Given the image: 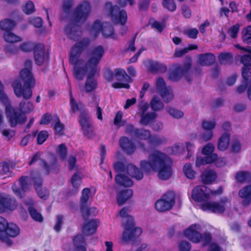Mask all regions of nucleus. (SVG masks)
Listing matches in <instances>:
<instances>
[{
    "mask_svg": "<svg viewBox=\"0 0 251 251\" xmlns=\"http://www.w3.org/2000/svg\"><path fill=\"white\" fill-rule=\"evenodd\" d=\"M90 44V40L88 38L82 39L72 47L69 57L70 63L74 65L73 74L75 78L79 81L82 80L87 71H89L84 84L85 91L87 93L94 91L98 87V81L95 78V75L98 65L104 53L102 46L94 48L90 52L91 57L84 65V60L79 59V57Z\"/></svg>",
    "mask_w": 251,
    "mask_h": 251,
    "instance_id": "nucleus-1",
    "label": "nucleus"
},
{
    "mask_svg": "<svg viewBox=\"0 0 251 251\" xmlns=\"http://www.w3.org/2000/svg\"><path fill=\"white\" fill-rule=\"evenodd\" d=\"M32 66V61L27 59L25 62V68L20 72V76L24 82L23 86L19 80H15L12 83L15 95L18 98H23L18 109L25 115L31 113L34 109L32 102L28 100L32 96V89L35 85V80L31 72Z\"/></svg>",
    "mask_w": 251,
    "mask_h": 251,
    "instance_id": "nucleus-2",
    "label": "nucleus"
},
{
    "mask_svg": "<svg viewBox=\"0 0 251 251\" xmlns=\"http://www.w3.org/2000/svg\"><path fill=\"white\" fill-rule=\"evenodd\" d=\"M148 158V160H142L140 162L141 168L145 172H158L159 178L162 180H167L171 177L172 167L168 163L169 158L166 154L155 151Z\"/></svg>",
    "mask_w": 251,
    "mask_h": 251,
    "instance_id": "nucleus-3",
    "label": "nucleus"
},
{
    "mask_svg": "<svg viewBox=\"0 0 251 251\" xmlns=\"http://www.w3.org/2000/svg\"><path fill=\"white\" fill-rule=\"evenodd\" d=\"M114 171L119 173L115 176V182L118 185L124 187H130L133 185V181L126 175L122 174L126 172L132 177L138 180L143 177V172L135 165L129 164L126 166L124 163L117 161L113 164Z\"/></svg>",
    "mask_w": 251,
    "mask_h": 251,
    "instance_id": "nucleus-4",
    "label": "nucleus"
},
{
    "mask_svg": "<svg viewBox=\"0 0 251 251\" xmlns=\"http://www.w3.org/2000/svg\"><path fill=\"white\" fill-rule=\"evenodd\" d=\"M130 211V207L125 206L119 212V215L122 218H126L125 225V231L123 234V239L126 242L135 240L142 233L141 228L135 227L134 218L128 214Z\"/></svg>",
    "mask_w": 251,
    "mask_h": 251,
    "instance_id": "nucleus-5",
    "label": "nucleus"
},
{
    "mask_svg": "<svg viewBox=\"0 0 251 251\" xmlns=\"http://www.w3.org/2000/svg\"><path fill=\"white\" fill-rule=\"evenodd\" d=\"M19 49L24 52L33 51L35 63L38 66H41L45 61H49V55L45 53V46L42 43L35 45L31 42L22 43Z\"/></svg>",
    "mask_w": 251,
    "mask_h": 251,
    "instance_id": "nucleus-6",
    "label": "nucleus"
},
{
    "mask_svg": "<svg viewBox=\"0 0 251 251\" xmlns=\"http://www.w3.org/2000/svg\"><path fill=\"white\" fill-rule=\"evenodd\" d=\"M188 61L181 66L180 65L175 66L173 70L170 72L169 78L173 81H177L184 75L186 81L191 83L192 80L191 73L190 72L192 66L191 58L188 57Z\"/></svg>",
    "mask_w": 251,
    "mask_h": 251,
    "instance_id": "nucleus-7",
    "label": "nucleus"
},
{
    "mask_svg": "<svg viewBox=\"0 0 251 251\" xmlns=\"http://www.w3.org/2000/svg\"><path fill=\"white\" fill-rule=\"evenodd\" d=\"M5 113L11 127H15L18 125H23L27 120L26 115L23 114L18 107H12L10 104L5 106Z\"/></svg>",
    "mask_w": 251,
    "mask_h": 251,
    "instance_id": "nucleus-8",
    "label": "nucleus"
},
{
    "mask_svg": "<svg viewBox=\"0 0 251 251\" xmlns=\"http://www.w3.org/2000/svg\"><path fill=\"white\" fill-rule=\"evenodd\" d=\"M105 9L116 24L125 25L127 19L126 12L125 10H121L117 5H113L110 1L107 2L105 5Z\"/></svg>",
    "mask_w": 251,
    "mask_h": 251,
    "instance_id": "nucleus-9",
    "label": "nucleus"
},
{
    "mask_svg": "<svg viewBox=\"0 0 251 251\" xmlns=\"http://www.w3.org/2000/svg\"><path fill=\"white\" fill-rule=\"evenodd\" d=\"M230 200L227 197L221 198L218 201H206L201 204L203 211H208L213 213L223 214L226 211L227 204H230Z\"/></svg>",
    "mask_w": 251,
    "mask_h": 251,
    "instance_id": "nucleus-10",
    "label": "nucleus"
},
{
    "mask_svg": "<svg viewBox=\"0 0 251 251\" xmlns=\"http://www.w3.org/2000/svg\"><path fill=\"white\" fill-rule=\"evenodd\" d=\"M15 26V22L9 19H4L0 21V28L4 31L3 38L6 42L13 43L21 41L20 37L12 32Z\"/></svg>",
    "mask_w": 251,
    "mask_h": 251,
    "instance_id": "nucleus-11",
    "label": "nucleus"
},
{
    "mask_svg": "<svg viewBox=\"0 0 251 251\" xmlns=\"http://www.w3.org/2000/svg\"><path fill=\"white\" fill-rule=\"evenodd\" d=\"M78 122L85 137L90 139L95 136L91 119L86 110L80 112Z\"/></svg>",
    "mask_w": 251,
    "mask_h": 251,
    "instance_id": "nucleus-12",
    "label": "nucleus"
},
{
    "mask_svg": "<svg viewBox=\"0 0 251 251\" xmlns=\"http://www.w3.org/2000/svg\"><path fill=\"white\" fill-rule=\"evenodd\" d=\"M91 9L90 3L83 1L79 4L74 11L73 20L75 23L84 22L87 19Z\"/></svg>",
    "mask_w": 251,
    "mask_h": 251,
    "instance_id": "nucleus-13",
    "label": "nucleus"
},
{
    "mask_svg": "<svg viewBox=\"0 0 251 251\" xmlns=\"http://www.w3.org/2000/svg\"><path fill=\"white\" fill-rule=\"evenodd\" d=\"M125 132L141 140H148L151 136V132L149 130L135 128L133 125L131 124H128L126 126Z\"/></svg>",
    "mask_w": 251,
    "mask_h": 251,
    "instance_id": "nucleus-14",
    "label": "nucleus"
},
{
    "mask_svg": "<svg viewBox=\"0 0 251 251\" xmlns=\"http://www.w3.org/2000/svg\"><path fill=\"white\" fill-rule=\"evenodd\" d=\"M170 193L164 194L163 198L156 201L155 203V208L159 212H165L171 209L175 203V197L174 196L171 197Z\"/></svg>",
    "mask_w": 251,
    "mask_h": 251,
    "instance_id": "nucleus-15",
    "label": "nucleus"
},
{
    "mask_svg": "<svg viewBox=\"0 0 251 251\" xmlns=\"http://www.w3.org/2000/svg\"><path fill=\"white\" fill-rule=\"evenodd\" d=\"M192 198L196 202H206L210 199L208 188L204 185L196 186L192 190Z\"/></svg>",
    "mask_w": 251,
    "mask_h": 251,
    "instance_id": "nucleus-16",
    "label": "nucleus"
},
{
    "mask_svg": "<svg viewBox=\"0 0 251 251\" xmlns=\"http://www.w3.org/2000/svg\"><path fill=\"white\" fill-rule=\"evenodd\" d=\"M17 207V202L13 196H3L0 194V213L7 211H13Z\"/></svg>",
    "mask_w": 251,
    "mask_h": 251,
    "instance_id": "nucleus-17",
    "label": "nucleus"
},
{
    "mask_svg": "<svg viewBox=\"0 0 251 251\" xmlns=\"http://www.w3.org/2000/svg\"><path fill=\"white\" fill-rule=\"evenodd\" d=\"M200 228L199 225H192L184 230V235L193 243H199L202 239V234L198 231Z\"/></svg>",
    "mask_w": 251,
    "mask_h": 251,
    "instance_id": "nucleus-18",
    "label": "nucleus"
},
{
    "mask_svg": "<svg viewBox=\"0 0 251 251\" xmlns=\"http://www.w3.org/2000/svg\"><path fill=\"white\" fill-rule=\"evenodd\" d=\"M156 87L157 91L165 102L168 103L173 99L174 94L167 88L165 81L162 77L157 78Z\"/></svg>",
    "mask_w": 251,
    "mask_h": 251,
    "instance_id": "nucleus-19",
    "label": "nucleus"
},
{
    "mask_svg": "<svg viewBox=\"0 0 251 251\" xmlns=\"http://www.w3.org/2000/svg\"><path fill=\"white\" fill-rule=\"evenodd\" d=\"M28 177L22 176L19 179L20 188L13 186L12 190L16 196L20 199L24 197L25 193L30 190V186L28 183Z\"/></svg>",
    "mask_w": 251,
    "mask_h": 251,
    "instance_id": "nucleus-20",
    "label": "nucleus"
},
{
    "mask_svg": "<svg viewBox=\"0 0 251 251\" xmlns=\"http://www.w3.org/2000/svg\"><path fill=\"white\" fill-rule=\"evenodd\" d=\"M65 32L67 36L74 41L77 40L82 32L81 26L75 23L67 25L65 28Z\"/></svg>",
    "mask_w": 251,
    "mask_h": 251,
    "instance_id": "nucleus-21",
    "label": "nucleus"
},
{
    "mask_svg": "<svg viewBox=\"0 0 251 251\" xmlns=\"http://www.w3.org/2000/svg\"><path fill=\"white\" fill-rule=\"evenodd\" d=\"M248 55L247 54H244L239 56L240 62L243 64L241 69L242 76L244 81H249L251 78V60L246 58L245 56ZM251 82L250 83V84Z\"/></svg>",
    "mask_w": 251,
    "mask_h": 251,
    "instance_id": "nucleus-22",
    "label": "nucleus"
},
{
    "mask_svg": "<svg viewBox=\"0 0 251 251\" xmlns=\"http://www.w3.org/2000/svg\"><path fill=\"white\" fill-rule=\"evenodd\" d=\"M41 166L46 175H49L50 173L56 174L59 172L60 166L55 157H53L52 160L49 163L44 159H41Z\"/></svg>",
    "mask_w": 251,
    "mask_h": 251,
    "instance_id": "nucleus-23",
    "label": "nucleus"
},
{
    "mask_svg": "<svg viewBox=\"0 0 251 251\" xmlns=\"http://www.w3.org/2000/svg\"><path fill=\"white\" fill-rule=\"evenodd\" d=\"M119 145L122 149L128 154H133L136 150L134 143L126 136H123L120 139Z\"/></svg>",
    "mask_w": 251,
    "mask_h": 251,
    "instance_id": "nucleus-24",
    "label": "nucleus"
},
{
    "mask_svg": "<svg viewBox=\"0 0 251 251\" xmlns=\"http://www.w3.org/2000/svg\"><path fill=\"white\" fill-rule=\"evenodd\" d=\"M148 70L152 74L164 73L167 70L166 65L157 61L149 60Z\"/></svg>",
    "mask_w": 251,
    "mask_h": 251,
    "instance_id": "nucleus-25",
    "label": "nucleus"
},
{
    "mask_svg": "<svg viewBox=\"0 0 251 251\" xmlns=\"http://www.w3.org/2000/svg\"><path fill=\"white\" fill-rule=\"evenodd\" d=\"M98 224L99 221L97 219L89 220L82 227L83 233L87 236L93 234L96 232Z\"/></svg>",
    "mask_w": 251,
    "mask_h": 251,
    "instance_id": "nucleus-26",
    "label": "nucleus"
},
{
    "mask_svg": "<svg viewBox=\"0 0 251 251\" xmlns=\"http://www.w3.org/2000/svg\"><path fill=\"white\" fill-rule=\"evenodd\" d=\"M215 56L211 53H201L199 55V61L201 66H210L215 61Z\"/></svg>",
    "mask_w": 251,
    "mask_h": 251,
    "instance_id": "nucleus-27",
    "label": "nucleus"
},
{
    "mask_svg": "<svg viewBox=\"0 0 251 251\" xmlns=\"http://www.w3.org/2000/svg\"><path fill=\"white\" fill-rule=\"evenodd\" d=\"M101 32L104 38H110L115 40L117 39V35L115 33L114 27L109 23L103 24V26Z\"/></svg>",
    "mask_w": 251,
    "mask_h": 251,
    "instance_id": "nucleus-28",
    "label": "nucleus"
},
{
    "mask_svg": "<svg viewBox=\"0 0 251 251\" xmlns=\"http://www.w3.org/2000/svg\"><path fill=\"white\" fill-rule=\"evenodd\" d=\"M8 224L5 218L0 216V240L5 243L8 246H11L12 244L11 239L5 236L3 232Z\"/></svg>",
    "mask_w": 251,
    "mask_h": 251,
    "instance_id": "nucleus-29",
    "label": "nucleus"
},
{
    "mask_svg": "<svg viewBox=\"0 0 251 251\" xmlns=\"http://www.w3.org/2000/svg\"><path fill=\"white\" fill-rule=\"evenodd\" d=\"M202 182L204 184H209L217 178V174L213 170H206L201 176Z\"/></svg>",
    "mask_w": 251,
    "mask_h": 251,
    "instance_id": "nucleus-30",
    "label": "nucleus"
},
{
    "mask_svg": "<svg viewBox=\"0 0 251 251\" xmlns=\"http://www.w3.org/2000/svg\"><path fill=\"white\" fill-rule=\"evenodd\" d=\"M132 195L133 191L131 189H128L120 191L117 197L118 204L120 206L122 205L132 197Z\"/></svg>",
    "mask_w": 251,
    "mask_h": 251,
    "instance_id": "nucleus-31",
    "label": "nucleus"
},
{
    "mask_svg": "<svg viewBox=\"0 0 251 251\" xmlns=\"http://www.w3.org/2000/svg\"><path fill=\"white\" fill-rule=\"evenodd\" d=\"M3 232L4 235L10 239V237H15L18 235L20 229L16 224L12 223H8Z\"/></svg>",
    "mask_w": 251,
    "mask_h": 251,
    "instance_id": "nucleus-32",
    "label": "nucleus"
},
{
    "mask_svg": "<svg viewBox=\"0 0 251 251\" xmlns=\"http://www.w3.org/2000/svg\"><path fill=\"white\" fill-rule=\"evenodd\" d=\"M114 77L116 80L119 81H125L127 83H131L132 79L129 76L123 69H116L114 72Z\"/></svg>",
    "mask_w": 251,
    "mask_h": 251,
    "instance_id": "nucleus-33",
    "label": "nucleus"
},
{
    "mask_svg": "<svg viewBox=\"0 0 251 251\" xmlns=\"http://www.w3.org/2000/svg\"><path fill=\"white\" fill-rule=\"evenodd\" d=\"M218 158L217 155L213 154L210 156L201 157L197 156L196 160V166L197 167H200L201 165L212 163L215 161Z\"/></svg>",
    "mask_w": 251,
    "mask_h": 251,
    "instance_id": "nucleus-34",
    "label": "nucleus"
},
{
    "mask_svg": "<svg viewBox=\"0 0 251 251\" xmlns=\"http://www.w3.org/2000/svg\"><path fill=\"white\" fill-rule=\"evenodd\" d=\"M139 123L143 126H147L151 123L153 122L157 117L155 112H148L144 114H141Z\"/></svg>",
    "mask_w": 251,
    "mask_h": 251,
    "instance_id": "nucleus-35",
    "label": "nucleus"
},
{
    "mask_svg": "<svg viewBox=\"0 0 251 251\" xmlns=\"http://www.w3.org/2000/svg\"><path fill=\"white\" fill-rule=\"evenodd\" d=\"M230 135L228 133L223 134L219 139L218 149L221 151H226L229 144Z\"/></svg>",
    "mask_w": 251,
    "mask_h": 251,
    "instance_id": "nucleus-36",
    "label": "nucleus"
},
{
    "mask_svg": "<svg viewBox=\"0 0 251 251\" xmlns=\"http://www.w3.org/2000/svg\"><path fill=\"white\" fill-rule=\"evenodd\" d=\"M218 57L221 65H230L232 63L233 56L230 52H221Z\"/></svg>",
    "mask_w": 251,
    "mask_h": 251,
    "instance_id": "nucleus-37",
    "label": "nucleus"
},
{
    "mask_svg": "<svg viewBox=\"0 0 251 251\" xmlns=\"http://www.w3.org/2000/svg\"><path fill=\"white\" fill-rule=\"evenodd\" d=\"M242 41L243 44L251 45V25H248L242 31Z\"/></svg>",
    "mask_w": 251,
    "mask_h": 251,
    "instance_id": "nucleus-38",
    "label": "nucleus"
},
{
    "mask_svg": "<svg viewBox=\"0 0 251 251\" xmlns=\"http://www.w3.org/2000/svg\"><path fill=\"white\" fill-rule=\"evenodd\" d=\"M148 142L151 146L156 147L165 144L167 142V139L164 137H160L157 135L152 136L151 135L148 140Z\"/></svg>",
    "mask_w": 251,
    "mask_h": 251,
    "instance_id": "nucleus-39",
    "label": "nucleus"
},
{
    "mask_svg": "<svg viewBox=\"0 0 251 251\" xmlns=\"http://www.w3.org/2000/svg\"><path fill=\"white\" fill-rule=\"evenodd\" d=\"M150 106L153 112H155L163 109L164 105L158 97L154 96L150 102Z\"/></svg>",
    "mask_w": 251,
    "mask_h": 251,
    "instance_id": "nucleus-40",
    "label": "nucleus"
},
{
    "mask_svg": "<svg viewBox=\"0 0 251 251\" xmlns=\"http://www.w3.org/2000/svg\"><path fill=\"white\" fill-rule=\"evenodd\" d=\"M198 48V46L196 45L189 44L188 47L176 49L174 54V56L175 57H180L188 52L190 50H196Z\"/></svg>",
    "mask_w": 251,
    "mask_h": 251,
    "instance_id": "nucleus-41",
    "label": "nucleus"
},
{
    "mask_svg": "<svg viewBox=\"0 0 251 251\" xmlns=\"http://www.w3.org/2000/svg\"><path fill=\"white\" fill-rule=\"evenodd\" d=\"M90 194L91 190L89 188H85L82 190L80 199V206H81L82 210L85 206V205L87 204Z\"/></svg>",
    "mask_w": 251,
    "mask_h": 251,
    "instance_id": "nucleus-42",
    "label": "nucleus"
},
{
    "mask_svg": "<svg viewBox=\"0 0 251 251\" xmlns=\"http://www.w3.org/2000/svg\"><path fill=\"white\" fill-rule=\"evenodd\" d=\"M236 179L240 183H244L251 180V175L247 171H240L236 173Z\"/></svg>",
    "mask_w": 251,
    "mask_h": 251,
    "instance_id": "nucleus-43",
    "label": "nucleus"
},
{
    "mask_svg": "<svg viewBox=\"0 0 251 251\" xmlns=\"http://www.w3.org/2000/svg\"><path fill=\"white\" fill-rule=\"evenodd\" d=\"M57 122L54 124L53 129L54 130L55 135L59 136H63L64 135V125L60 122L59 118L56 116Z\"/></svg>",
    "mask_w": 251,
    "mask_h": 251,
    "instance_id": "nucleus-44",
    "label": "nucleus"
},
{
    "mask_svg": "<svg viewBox=\"0 0 251 251\" xmlns=\"http://www.w3.org/2000/svg\"><path fill=\"white\" fill-rule=\"evenodd\" d=\"M103 26V24H101L100 21L97 20L95 21L91 28V33L95 38L97 37L101 32Z\"/></svg>",
    "mask_w": 251,
    "mask_h": 251,
    "instance_id": "nucleus-45",
    "label": "nucleus"
},
{
    "mask_svg": "<svg viewBox=\"0 0 251 251\" xmlns=\"http://www.w3.org/2000/svg\"><path fill=\"white\" fill-rule=\"evenodd\" d=\"M56 152L62 160H65L67 159L68 149L65 143L59 145L56 149Z\"/></svg>",
    "mask_w": 251,
    "mask_h": 251,
    "instance_id": "nucleus-46",
    "label": "nucleus"
},
{
    "mask_svg": "<svg viewBox=\"0 0 251 251\" xmlns=\"http://www.w3.org/2000/svg\"><path fill=\"white\" fill-rule=\"evenodd\" d=\"M28 211L31 217L35 221L42 222L43 221V218L41 214L38 212L37 210L32 206H29Z\"/></svg>",
    "mask_w": 251,
    "mask_h": 251,
    "instance_id": "nucleus-47",
    "label": "nucleus"
},
{
    "mask_svg": "<svg viewBox=\"0 0 251 251\" xmlns=\"http://www.w3.org/2000/svg\"><path fill=\"white\" fill-rule=\"evenodd\" d=\"M183 172L185 176L189 179H193L195 177L196 172L192 168L191 165L189 163H186L183 167Z\"/></svg>",
    "mask_w": 251,
    "mask_h": 251,
    "instance_id": "nucleus-48",
    "label": "nucleus"
},
{
    "mask_svg": "<svg viewBox=\"0 0 251 251\" xmlns=\"http://www.w3.org/2000/svg\"><path fill=\"white\" fill-rule=\"evenodd\" d=\"M240 27V24L237 23L230 27L227 30V32L231 38L236 39L238 37Z\"/></svg>",
    "mask_w": 251,
    "mask_h": 251,
    "instance_id": "nucleus-49",
    "label": "nucleus"
},
{
    "mask_svg": "<svg viewBox=\"0 0 251 251\" xmlns=\"http://www.w3.org/2000/svg\"><path fill=\"white\" fill-rule=\"evenodd\" d=\"M24 12L26 15L32 14L35 10L34 3L31 1H27L23 7Z\"/></svg>",
    "mask_w": 251,
    "mask_h": 251,
    "instance_id": "nucleus-50",
    "label": "nucleus"
},
{
    "mask_svg": "<svg viewBox=\"0 0 251 251\" xmlns=\"http://www.w3.org/2000/svg\"><path fill=\"white\" fill-rule=\"evenodd\" d=\"M79 209L82 213L83 218L85 221L88 219L89 217L91 215L92 212H94L96 210V208L94 207H88L87 204L85 205L83 210L81 209V206H80Z\"/></svg>",
    "mask_w": 251,
    "mask_h": 251,
    "instance_id": "nucleus-51",
    "label": "nucleus"
},
{
    "mask_svg": "<svg viewBox=\"0 0 251 251\" xmlns=\"http://www.w3.org/2000/svg\"><path fill=\"white\" fill-rule=\"evenodd\" d=\"M82 178L78 172L75 173L71 178V183L75 189H78L81 183Z\"/></svg>",
    "mask_w": 251,
    "mask_h": 251,
    "instance_id": "nucleus-52",
    "label": "nucleus"
},
{
    "mask_svg": "<svg viewBox=\"0 0 251 251\" xmlns=\"http://www.w3.org/2000/svg\"><path fill=\"white\" fill-rule=\"evenodd\" d=\"M214 150V146L211 143H208L205 145L202 150V153L205 156H210L213 154L217 155L216 153H213Z\"/></svg>",
    "mask_w": 251,
    "mask_h": 251,
    "instance_id": "nucleus-53",
    "label": "nucleus"
},
{
    "mask_svg": "<svg viewBox=\"0 0 251 251\" xmlns=\"http://www.w3.org/2000/svg\"><path fill=\"white\" fill-rule=\"evenodd\" d=\"M49 133L46 130H42L39 132L37 137V143L38 145L43 144L48 138Z\"/></svg>",
    "mask_w": 251,
    "mask_h": 251,
    "instance_id": "nucleus-54",
    "label": "nucleus"
},
{
    "mask_svg": "<svg viewBox=\"0 0 251 251\" xmlns=\"http://www.w3.org/2000/svg\"><path fill=\"white\" fill-rule=\"evenodd\" d=\"M162 5L165 8L171 12L175 11L176 8L174 0H163Z\"/></svg>",
    "mask_w": 251,
    "mask_h": 251,
    "instance_id": "nucleus-55",
    "label": "nucleus"
},
{
    "mask_svg": "<svg viewBox=\"0 0 251 251\" xmlns=\"http://www.w3.org/2000/svg\"><path fill=\"white\" fill-rule=\"evenodd\" d=\"M167 110L168 113L174 118L179 119L184 116L182 111L172 107H168Z\"/></svg>",
    "mask_w": 251,
    "mask_h": 251,
    "instance_id": "nucleus-56",
    "label": "nucleus"
},
{
    "mask_svg": "<svg viewBox=\"0 0 251 251\" xmlns=\"http://www.w3.org/2000/svg\"><path fill=\"white\" fill-rule=\"evenodd\" d=\"M70 113L71 114L76 113L79 110V105L76 103L72 94L70 96Z\"/></svg>",
    "mask_w": 251,
    "mask_h": 251,
    "instance_id": "nucleus-57",
    "label": "nucleus"
},
{
    "mask_svg": "<svg viewBox=\"0 0 251 251\" xmlns=\"http://www.w3.org/2000/svg\"><path fill=\"white\" fill-rule=\"evenodd\" d=\"M32 181L33 182V186L35 190H38V189L42 187L43 178L40 175H37L33 176Z\"/></svg>",
    "mask_w": 251,
    "mask_h": 251,
    "instance_id": "nucleus-58",
    "label": "nucleus"
},
{
    "mask_svg": "<svg viewBox=\"0 0 251 251\" xmlns=\"http://www.w3.org/2000/svg\"><path fill=\"white\" fill-rule=\"evenodd\" d=\"M212 240V234L208 232H205L202 234L201 241L203 246H207L211 244Z\"/></svg>",
    "mask_w": 251,
    "mask_h": 251,
    "instance_id": "nucleus-59",
    "label": "nucleus"
},
{
    "mask_svg": "<svg viewBox=\"0 0 251 251\" xmlns=\"http://www.w3.org/2000/svg\"><path fill=\"white\" fill-rule=\"evenodd\" d=\"M28 22L37 28L41 27L43 23V20L40 17L30 18L28 19Z\"/></svg>",
    "mask_w": 251,
    "mask_h": 251,
    "instance_id": "nucleus-60",
    "label": "nucleus"
},
{
    "mask_svg": "<svg viewBox=\"0 0 251 251\" xmlns=\"http://www.w3.org/2000/svg\"><path fill=\"white\" fill-rule=\"evenodd\" d=\"M73 5V0H64L62 8L66 14H69Z\"/></svg>",
    "mask_w": 251,
    "mask_h": 251,
    "instance_id": "nucleus-61",
    "label": "nucleus"
},
{
    "mask_svg": "<svg viewBox=\"0 0 251 251\" xmlns=\"http://www.w3.org/2000/svg\"><path fill=\"white\" fill-rule=\"evenodd\" d=\"M239 195L241 198L251 197V186H246L240 190Z\"/></svg>",
    "mask_w": 251,
    "mask_h": 251,
    "instance_id": "nucleus-62",
    "label": "nucleus"
},
{
    "mask_svg": "<svg viewBox=\"0 0 251 251\" xmlns=\"http://www.w3.org/2000/svg\"><path fill=\"white\" fill-rule=\"evenodd\" d=\"M178 248L179 251H190L191 245L187 241L181 240L178 243Z\"/></svg>",
    "mask_w": 251,
    "mask_h": 251,
    "instance_id": "nucleus-63",
    "label": "nucleus"
},
{
    "mask_svg": "<svg viewBox=\"0 0 251 251\" xmlns=\"http://www.w3.org/2000/svg\"><path fill=\"white\" fill-rule=\"evenodd\" d=\"M38 196L42 199L46 200L49 197V191L47 188L43 189L42 187L35 190Z\"/></svg>",
    "mask_w": 251,
    "mask_h": 251,
    "instance_id": "nucleus-64",
    "label": "nucleus"
}]
</instances>
